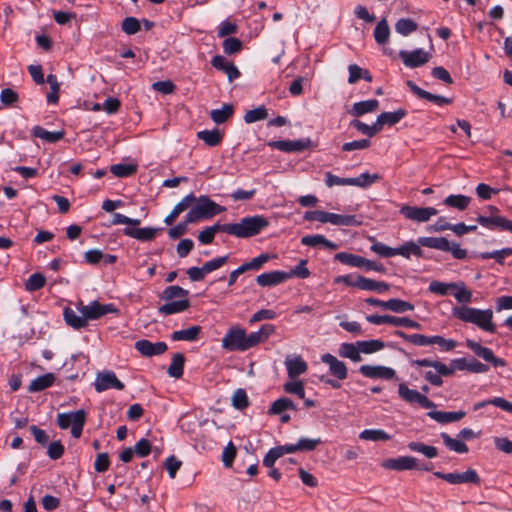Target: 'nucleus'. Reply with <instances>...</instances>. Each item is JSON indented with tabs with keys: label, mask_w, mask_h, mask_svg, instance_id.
Wrapping results in <instances>:
<instances>
[{
	"label": "nucleus",
	"mask_w": 512,
	"mask_h": 512,
	"mask_svg": "<svg viewBox=\"0 0 512 512\" xmlns=\"http://www.w3.org/2000/svg\"><path fill=\"white\" fill-rule=\"evenodd\" d=\"M452 315L460 321L476 325L485 332H496V326L493 323V311L491 309L482 310L461 305L452 308Z\"/></svg>",
	"instance_id": "nucleus-1"
},
{
	"label": "nucleus",
	"mask_w": 512,
	"mask_h": 512,
	"mask_svg": "<svg viewBox=\"0 0 512 512\" xmlns=\"http://www.w3.org/2000/svg\"><path fill=\"white\" fill-rule=\"evenodd\" d=\"M188 295L189 291L180 286L166 287L160 296L166 303L158 308L159 314L167 316L187 310L190 307Z\"/></svg>",
	"instance_id": "nucleus-2"
},
{
	"label": "nucleus",
	"mask_w": 512,
	"mask_h": 512,
	"mask_svg": "<svg viewBox=\"0 0 512 512\" xmlns=\"http://www.w3.org/2000/svg\"><path fill=\"white\" fill-rule=\"evenodd\" d=\"M269 226V221L262 215L244 217L238 223L224 224V233L238 238H249L259 234Z\"/></svg>",
	"instance_id": "nucleus-3"
},
{
	"label": "nucleus",
	"mask_w": 512,
	"mask_h": 512,
	"mask_svg": "<svg viewBox=\"0 0 512 512\" xmlns=\"http://www.w3.org/2000/svg\"><path fill=\"white\" fill-rule=\"evenodd\" d=\"M226 211L224 206L217 204L206 195L196 198L194 206L187 213V222H198L210 219Z\"/></svg>",
	"instance_id": "nucleus-4"
},
{
	"label": "nucleus",
	"mask_w": 512,
	"mask_h": 512,
	"mask_svg": "<svg viewBox=\"0 0 512 512\" xmlns=\"http://www.w3.org/2000/svg\"><path fill=\"white\" fill-rule=\"evenodd\" d=\"M86 412L83 409L59 413L57 415V425L61 429H68L71 427V434L74 438H79L86 422Z\"/></svg>",
	"instance_id": "nucleus-5"
},
{
	"label": "nucleus",
	"mask_w": 512,
	"mask_h": 512,
	"mask_svg": "<svg viewBox=\"0 0 512 512\" xmlns=\"http://www.w3.org/2000/svg\"><path fill=\"white\" fill-rule=\"evenodd\" d=\"M434 476L447 481L450 484H475L480 485L481 479L475 469L469 468L464 472L443 473L434 472Z\"/></svg>",
	"instance_id": "nucleus-6"
},
{
	"label": "nucleus",
	"mask_w": 512,
	"mask_h": 512,
	"mask_svg": "<svg viewBox=\"0 0 512 512\" xmlns=\"http://www.w3.org/2000/svg\"><path fill=\"white\" fill-rule=\"evenodd\" d=\"M82 315L86 317L87 322L89 320H97L107 314H118V308L112 304H101L99 301H92L87 305H82L79 308Z\"/></svg>",
	"instance_id": "nucleus-7"
},
{
	"label": "nucleus",
	"mask_w": 512,
	"mask_h": 512,
	"mask_svg": "<svg viewBox=\"0 0 512 512\" xmlns=\"http://www.w3.org/2000/svg\"><path fill=\"white\" fill-rule=\"evenodd\" d=\"M93 385L95 390L99 393L108 389L123 390L125 388L124 383L121 382L111 370L98 372Z\"/></svg>",
	"instance_id": "nucleus-8"
},
{
	"label": "nucleus",
	"mask_w": 512,
	"mask_h": 512,
	"mask_svg": "<svg viewBox=\"0 0 512 512\" xmlns=\"http://www.w3.org/2000/svg\"><path fill=\"white\" fill-rule=\"evenodd\" d=\"M245 330L240 327H232L222 339V347L229 351H246Z\"/></svg>",
	"instance_id": "nucleus-9"
},
{
	"label": "nucleus",
	"mask_w": 512,
	"mask_h": 512,
	"mask_svg": "<svg viewBox=\"0 0 512 512\" xmlns=\"http://www.w3.org/2000/svg\"><path fill=\"white\" fill-rule=\"evenodd\" d=\"M399 212L405 218L419 223L429 221L431 217L438 213L437 209L434 207H416L409 205H403Z\"/></svg>",
	"instance_id": "nucleus-10"
},
{
	"label": "nucleus",
	"mask_w": 512,
	"mask_h": 512,
	"mask_svg": "<svg viewBox=\"0 0 512 512\" xmlns=\"http://www.w3.org/2000/svg\"><path fill=\"white\" fill-rule=\"evenodd\" d=\"M399 397L408 403H417L425 409L434 408L435 404L433 401L428 399L424 394H421L417 390L410 389L405 383L398 385Z\"/></svg>",
	"instance_id": "nucleus-11"
},
{
	"label": "nucleus",
	"mask_w": 512,
	"mask_h": 512,
	"mask_svg": "<svg viewBox=\"0 0 512 512\" xmlns=\"http://www.w3.org/2000/svg\"><path fill=\"white\" fill-rule=\"evenodd\" d=\"M466 346L471 349L478 357L482 358L486 362L491 363L494 367H504L506 365L504 359L496 357L490 348L482 346L479 342L467 339Z\"/></svg>",
	"instance_id": "nucleus-12"
},
{
	"label": "nucleus",
	"mask_w": 512,
	"mask_h": 512,
	"mask_svg": "<svg viewBox=\"0 0 512 512\" xmlns=\"http://www.w3.org/2000/svg\"><path fill=\"white\" fill-rule=\"evenodd\" d=\"M381 466L388 470L406 471L419 468L418 461L412 456H400L398 458H388L381 463Z\"/></svg>",
	"instance_id": "nucleus-13"
},
{
	"label": "nucleus",
	"mask_w": 512,
	"mask_h": 512,
	"mask_svg": "<svg viewBox=\"0 0 512 512\" xmlns=\"http://www.w3.org/2000/svg\"><path fill=\"white\" fill-rule=\"evenodd\" d=\"M399 56L403 64L409 68H416L426 64L430 59V54L423 49H415L413 51L401 50Z\"/></svg>",
	"instance_id": "nucleus-14"
},
{
	"label": "nucleus",
	"mask_w": 512,
	"mask_h": 512,
	"mask_svg": "<svg viewBox=\"0 0 512 512\" xmlns=\"http://www.w3.org/2000/svg\"><path fill=\"white\" fill-rule=\"evenodd\" d=\"M477 222L490 230L500 229L503 231H511L512 232V221L508 220L505 217L500 216L499 214H492L489 216L479 215L476 218Z\"/></svg>",
	"instance_id": "nucleus-15"
},
{
	"label": "nucleus",
	"mask_w": 512,
	"mask_h": 512,
	"mask_svg": "<svg viewBox=\"0 0 512 512\" xmlns=\"http://www.w3.org/2000/svg\"><path fill=\"white\" fill-rule=\"evenodd\" d=\"M322 363L328 365L329 373L338 380H345L348 376V369L346 364L339 360L336 356L325 353L321 355Z\"/></svg>",
	"instance_id": "nucleus-16"
},
{
	"label": "nucleus",
	"mask_w": 512,
	"mask_h": 512,
	"mask_svg": "<svg viewBox=\"0 0 512 512\" xmlns=\"http://www.w3.org/2000/svg\"><path fill=\"white\" fill-rule=\"evenodd\" d=\"M359 372L371 379H386L390 380L395 377V370L390 367L381 366V365H361L359 367Z\"/></svg>",
	"instance_id": "nucleus-17"
},
{
	"label": "nucleus",
	"mask_w": 512,
	"mask_h": 512,
	"mask_svg": "<svg viewBox=\"0 0 512 512\" xmlns=\"http://www.w3.org/2000/svg\"><path fill=\"white\" fill-rule=\"evenodd\" d=\"M135 349L145 357L157 356L165 353L168 346L165 342H151L146 339L135 342Z\"/></svg>",
	"instance_id": "nucleus-18"
},
{
	"label": "nucleus",
	"mask_w": 512,
	"mask_h": 512,
	"mask_svg": "<svg viewBox=\"0 0 512 512\" xmlns=\"http://www.w3.org/2000/svg\"><path fill=\"white\" fill-rule=\"evenodd\" d=\"M311 145L310 139H299V140H279L269 143V146L278 149L282 152L293 153L302 152L309 148Z\"/></svg>",
	"instance_id": "nucleus-19"
},
{
	"label": "nucleus",
	"mask_w": 512,
	"mask_h": 512,
	"mask_svg": "<svg viewBox=\"0 0 512 512\" xmlns=\"http://www.w3.org/2000/svg\"><path fill=\"white\" fill-rule=\"evenodd\" d=\"M276 331V328L272 324H264L258 331L250 334L245 333V346L246 350L255 347L259 343L265 342L271 335Z\"/></svg>",
	"instance_id": "nucleus-20"
},
{
	"label": "nucleus",
	"mask_w": 512,
	"mask_h": 512,
	"mask_svg": "<svg viewBox=\"0 0 512 512\" xmlns=\"http://www.w3.org/2000/svg\"><path fill=\"white\" fill-rule=\"evenodd\" d=\"M284 364L290 379H296L298 376L306 373L308 370L306 361L299 355L287 356Z\"/></svg>",
	"instance_id": "nucleus-21"
},
{
	"label": "nucleus",
	"mask_w": 512,
	"mask_h": 512,
	"mask_svg": "<svg viewBox=\"0 0 512 512\" xmlns=\"http://www.w3.org/2000/svg\"><path fill=\"white\" fill-rule=\"evenodd\" d=\"M407 86L419 98H422V99H425L427 101L433 102V103H435L438 106L447 105V104H450L452 102V99L444 97V96H441V95L432 94V93H430V92L420 88L419 86H417L412 81H408L407 82Z\"/></svg>",
	"instance_id": "nucleus-22"
},
{
	"label": "nucleus",
	"mask_w": 512,
	"mask_h": 512,
	"mask_svg": "<svg viewBox=\"0 0 512 512\" xmlns=\"http://www.w3.org/2000/svg\"><path fill=\"white\" fill-rule=\"evenodd\" d=\"M287 279H289V275H286V272L275 270L258 275L256 282L259 286L271 287L281 284Z\"/></svg>",
	"instance_id": "nucleus-23"
},
{
	"label": "nucleus",
	"mask_w": 512,
	"mask_h": 512,
	"mask_svg": "<svg viewBox=\"0 0 512 512\" xmlns=\"http://www.w3.org/2000/svg\"><path fill=\"white\" fill-rule=\"evenodd\" d=\"M407 115V111L403 108H399L393 112H383L378 115L376 121L382 130L384 125L393 126L399 123L405 116Z\"/></svg>",
	"instance_id": "nucleus-24"
},
{
	"label": "nucleus",
	"mask_w": 512,
	"mask_h": 512,
	"mask_svg": "<svg viewBox=\"0 0 512 512\" xmlns=\"http://www.w3.org/2000/svg\"><path fill=\"white\" fill-rule=\"evenodd\" d=\"M427 415L431 419L444 424L459 421L466 415V413L464 411H430Z\"/></svg>",
	"instance_id": "nucleus-25"
},
{
	"label": "nucleus",
	"mask_w": 512,
	"mask_h": 512,
	"mask_svg": "<svg viewBox=\"0 0 512 512\" xmlns=\"http://www.w3.org/2000/svg\"><path fill=\"white\" fill-rule=\"evenodd\" d=\"M202 328L198 325L191 326L187 329L174 331L171 334V339L173 341H187L193 342L198 340L201 334Z\"/></svg>",
	"instance_id": "nucleus-26"
},
{
	"label": "nucleus",
	"mask_w": 512,
	"mask_h": 512,
	"mask_svg": "<svg viewBox=\"0 0 512 512\" xmlns=\"http://www.w3.org/2000/svg\"><path fill=\"white\" fill-rule=\"evenodd\" d=\"M378 107L379 101L377 99L360 101L353 104L352 109L350 110V114L355 117H360L364 114L376 111Z\"/></svg>",
	"instance_id": "nucleus-27"
},
{
	"label": "nucleus",
	"mask_w": 512,
	"mask_h": 512,
	"mask_svg": "<svg viewBox=\"0 0 512 512\" xmlns=\"http://www.w3.org/2000/svg\"><path fill=\"white\" fill-rule=\"evenodd\" d=\"M301 243L302 245L309 247H317L322 245L331 250H335L338 247L337 244L331 242L320 234L306 235L301 238Z\"/></svg>",
	"instance_id": "nucleus-28"
},
{
	"label": "nucleus",
	"mask_w": 512,
	"mask_h": 512,
	"mask_svg": "<svg viewBox=\"0 0 512 512\" xmlns=\"http://www.w3.org/2000/svg\"><path fill=\"white\" fill-rule=\"evenodd\" d=\"M64 320L67 325L74 329H82L88 325L84 315H78L73 309L65 308L63 312Z\"/></svg>",
	"instance_id": "nucleus-29"
},
{
	"label": "nucleus",
	"mask_w": 512,
	"mask_h": 512,
	"mask_svg": "<svg viewBox=\"0 0 512 512\" xmlns=\"http://www.w3.org/2000/svg\"><path fill=\"white\" fill-rule=\"evenodd\" d=\"M55 376L52 373H46L33 379L28 387L31 393L39 392L51 387L54 384Z\"/></svg>",
	"instance_id": "nucleus-30"
},
{
	"label": "nucleus",
	"mask_w": 512,
	"mask_h": 512,
	"mask_svg": "<svg viewBox=\"0 0 512 512\" xmlns=\"http://www.w3.org/2000/svg\"><path fill=\"white\" fill-rule=\"evenodd\" d=\"M327 223L336 226H358L361 224V221L355 215H340L327 212Z\"/></svg>",
	"instance_id": "nucleus-31"
},
{
	"label": "nucleus",
	"mask_w": 512,
	"mask_h": 512,
	"mask_svg": "<svg viewBox=\"0 0 512 512\" xmlns=\"http://www.w3.org/2000/svg\"><path fill=\"white\" fill-rule=\"evenodd\" d=\"M32 135L36 138H40L48 143H55L64 137L63 131H48L41 126H34L32 128Z\"/></svg>",
	"instance_id": "nucleus-32"
},
{
	"label": "nucleus",
	"mask_w": 512,
	"mask_h": 512,
	"mask_svg": "<svg viewBox=\"0 0 512 512\" xmlns=\"http://www.w3.org/2000/svg\"><path fill=\"white\" fill-rule=\"evenodd\" d=\"M197 138L202 140L207 146L215 147L220 144L223 134L219 129L202 130L197 132Z\"/></svg>",
	"instance_id": "nucleus-33"
},
{
	"label": "nucleus",
	"mask_w": 512,
	"mask_h": 512,
	"mask_svg": "<svg viewBox=\"0 0 512 512\" xmlns=\"http://www.w3.org/2000/svg\"><path fill=\"white\" fill-rule=\"evenodd\" d=\"M418 243L424 247L448 251L449 241L445 237H420Z\"/></svg>",
	"instance_id": "nucleus-34"
},
{
	"label": "nucleus",
	"mask_w": 512,
	"mask_h": 512,
	"mask_svg": "<svg viewBox=\"0 0 512 512\" xmlns=\"http://www.w3.org/2000/svg\"><path fill=\"white\" fill-rule=\"evenodd\" d=\"M338 353L343 358H348L353 362L361 361L360 347L358 342L354 343H342L339 346Z\"/></svg>",
	"instance_id": "nucleus-35"
},
{
	"label": "nucleus",
	"mask_w": 512,
	"mask_h": 512,
	"mask_svg": "<svg viewBox=\"0 0 512 512\" xmlns=\"http://www.w3.org/2000/svg\"><path fill=\"white\" fill-rule=\"evenodd\" d=\"M441 438L443 440L444 445L451 451H454L459 454H464L469 451L466 443L460 438H452L447 433H441Z\"/></svg>",
	"instance_id": "nucleus-36"
},
{
	"label": "nucleus",
	"mask_w": 512,
	"mask_h": 512,
	"mask_svg": "<svg viewBox=\"0 0 512 512\" xmlns=\"http://www.w3.org/2000/svg\"><path fill=\"white\" fill-rule=\"evenodd\" d=\"M411 364L413 366L418 367H432L434 368L439 374H443V376H451V371L447 369V365L441 361H434L428 358L424 359H416L411 361Z\"/></svg>",
	"instance_id": "nucleus-37"
},
{
	"label": "nucleus",
	"mask_w": 512,
	"mask_h": 512,
	"mask_svg": "<svg viewBox=\"0 0 512 512\" xmlns=\"http://www.w3.org/2000/svg\"><path fill=\"white\" fill-rule=\"evenodd\" d=\"M470 202L471 198L462 194H451L443 201L444 205L460 211L465 210L469 206Z\"/></svg>",
	"instance_id": "nucleus-38"
},
{
	"label": "nucleus",
	"mask_w": 512,
	"mask_h": 512,
	"mask_svg": "<svg viewBox=\"0 0 512 512\" xmlns=\"http://www.w3.org/2000/svg\"><path fill=\"white\" fill-rule=\"evenodd\" d=\"M124 234L137 240L149 241L155 237L156 229L150 227L137 229L125 228Z\"/></svg>",
	"instance_id": "nucleus-39"
},
{
	"label": "nucleus",
	"mask_w": 512,
	"mask_h": 512,
	"mask_svg": "<svg viewBox=\"0 0 512 512\" xmlns=\"http://www.w3.org/2000/svg\"><path fill=\"white\" fill-rule=\"evenodd\" d=\"M184 363L185 357L182 353L174 354L167 371L168 375L176 379L181 378L184 372Z\"/></svg>",
	"instance_id": "nucleus-40"
},
{
	"label": "nucleus",
	"mask_w": 512,
	"mask_h": 512,
	"mask_svg": "<svg viewBox=\"0 0 512 512\" xmlns=\"http://www.w3.org/2000/svg\"><path fill=\"white\" fill-rule=\"evenodd\" d=\"M366 258L348 252H339L335 255V260L350 267L363 268Z\"/></svg>",
	"instance_id": "nucleus-41"
},
{
	"label": "nucleus",
	"mask_w": 512,
	"mask_h": 512,
	"mask_svg": "<svg viewBox=\"0 0 512 512\" xmlns=\"http://www.w3.org/2000/svg\"><path fill=\"white\" fill-rule=\"evenodd\" d=\"M233 112L234 107L232 104H224L219 109L211 110L210 117L216 124H222L233 115Z\"/></svg>",
	"instance_id": "nucleus-42"
},
{
	"label": "nucleus",
	"mask_w": 512,
	"mask_h": 512,
	"mask_svg": "<svg viewBox=\"0 0 512 512\" xmlns=\"http://www.w3.org/2000/svg\"><path fill=\"white\" fill-rule=\"evenodd\" d=\"M386 310L401 314L408 311H413L414 305L411 302L399 298H392L387 300Z\"/></svg>",
	"instance_id": "nucleus-43"
},
{
	"label": "nucleus",
	"mask_w": 512,
	"mask_h": 512,
	"mask_svg": "<svg viewBox=\"0 0 512 512\" xmlns=\"http://www.w3.org/2000/svg\"><path fill=\"white\" fill-rule=\"evenodd\" d=\"M407 447L409 450L417 453L423 454L426 458L433 459L438 456V450L436 447L431 445H426L422 442H410L408 443Z\"/></svg>",
	"instance_id": "nucleus-44"
},
{
	"label": "nucleus",
	"mask_w": 512,
	"mask_h": 512,
	"mask_svg": "<svg viewBox=\"0 0 512 512\" xmlns=\"http://www.w3.org/2000/svg\"><path fill=\"white\" fill-rule=\"evenodd\" d=\"M452 290H455L453 296L457 302L466 304L472 301V291L467 288L464 282H455Z\"/></svg>",
	"instance_id": "nucleus-45"
},
{
	"label": "nucleus",
	"mask_w": 512,
	"mask_h": 512,
	"mask_svg": "<svg viewBox=\"0 0 512 512\" xmlns=\"http://www.w3.org/2000/svg\"><path fill=\"white\" fill-rule=\"evenodd\" d=\"M219 231L224 232V224L216 223L212 226H208L199 233L198 240L201 244H210L212 243L215 234Z\"/></svg>",
	"instance_id": "nucleus-46"
},
{
	"label": "nucleus",
	"mask_w": 512,
	"mask_h": 512,
	"mask_svg": "<svg viewBox=\"0 0 512 512\" xmlns=\"http://www.w3.org/2000/svg\"><path fill=\"white\" fill-rule=\"evenodd\" d=\"M487 405H494L506 412H509V410H512V403L502 397H494L489 400L477 402L474 404L473 409H474V411H477Z\"/></svg>",
	"instance_id": "nucleus-47"
},
{
	"label": "nucleus",
	"mask_w": 512,
	"mask_h": 512,
	"mask_svg": "<svg viewBox=\"0 0 512 512\" xmlns=\"http://www.w3.org/2000/svg\"><path fill=\"white\" fill-rule=\"evenodd\" d=\"M359 438L368 441H388L391 436L382 429H365L359 434Z\"/></svg>",
	"instance_id": "nucleus-48"
},
{
	"label": "nucleus",
	"mask_w": 512,
	"mask_h": 512,
	"mask_svg": "<svg viewBox=\"0 0 512 512\" xmlns=\"http://www.w3.org/2000/svg\"><path fill=\"white\" fill-rule=\"evenodd\" d=\"M380 179L381 176L379 174H370L369 172H364L360 174L358 177L352 178V186L367 188L372 184L378 182Z\"/></svg>",
	"instance_id": "nucleus-49"
},
{
	"label": "nucleus",
	"mask_w": 512,
	"mask_h": 512,
	"mask_svg": "<svg viewBox=\"0 0 512 512\" xmlns=\"http://www.w3.org/2000/svg\"><path fill=\"white\" fill-rule=\"evenodd\" d=\"M390 36V28L386 21V19H381L375 29H374V38L378 44H385Z\"/></svg>",
	"instance_id": "nucleus-50"
},
{
	"label": "nucleus",
	"mask_w": 512,
	"mask_h": 512,
	"mask_svg": "<svg viewBox=\"0 0 512 512\" xmlns=\"http://www.w3.org/2000/svg\"><path fill=\"white\" fill-rule=\"evenodd\" d=\"M396 255H401L405 258H410L411 255L422 256V250L418 244L413 241L404 243L402 246L395 248Z\"/></svg>",
	"instance_id": "nucleus-51"
},
{
	"label": "nucleus",
	"mask_w": 512,
	"mask_h": 512,
	"mask_svg": "<svg viewBox=\"0 0 512 512\" xmlns=\"http://www.w3.org/2000/svg\"><path fill=\"white\" fill-rule=\"evenodd\" d=\"M289 409L296 410V406L293 401L289 398H279L272 403L269 409V413L278 415Z\"/></svg>",
	"instance_id": "nucleus-52"
},
{
	"label": "nucleus",
	"mask_w": 512,
	"mask_h": 512,
	"mask_svg": "<svg viewBox=\"0 0 512 512\" xmlns=\"http://www.w3.org/2000/svg\"><path fill=\"white\" fill-rule=\"evenodd\" d=\"M390 285L383 281H375L370 278L363 276L361 290L365 291H376L378 293H384L389 290Z\"/></svg>",
	"instance_id": "nucleus-53"
},
{
	"label": "nucleus",
	"mask_w": 512,
	"mask_h": 512,
	"mask_svg": "<svg viewBox=\"0 0 512 512\" xmlns=\"http://www.w3.org/2000/svg\"><path fill=\"white\" fill-rule=\"evenodd\" d=\"M417 28V23L409 18H401L395 24L396 32L403 36L411 34L412 32L416 31Z\"/></svg>",
	"instance_id": "nucleus-54"
},
{
	"label": "nucleus",
	"mask_w": 512,
	"mask_h": 512,
	"mask_svg": "<svg viewBox=\"0 0 512 512\" xmlns=\"http://www.w3.org/2000/svg\"><path fill=\"white\" fill-rule=\"evenodd\" d=\"M350 125L353 126L355 129H357L362 134H365L369 137H373L381 131L379 125L377 124V121H375L370 126L360 120H352L350 122Z\"/></svg>",
	"instance_id": "nucleus-55"
},
{
	"label": "nucleus",
	"mask_w": 512,
	"mask_h": 512,
	"mask_svg": "<svg viewBox=\"0 0 512 512\" xmlns=\"http://www.w3.org/2000/svg\"><path fill=\"white\" fill-rule=\"evenodd\" d=\"M358 345L360 347V353L371 354L382 350L385 347L383 341L379 339L367 340V341H358Z\"/></svg>",
	"instance_id": "nucleus-56"
},
{
	"label": "nucleus",
	"mask_w": 512,
	"mask_h": 512,
	"mask_svg": "<svg viewBox=\"0 0 512 512\" xmlns=\"http://www.w3.org/2000/svg\"><path fill=\"white\" fill-rule=\"evenodd\" d=\"M363 276L358 274L340 275L334 278V283H343L349 287H355L361 289Z\"/></svg>",
	"instance_id": "nucleus-57"
},
{
	"label": "nucleus",
	"mask_w": 512,
	"mask_h": 512,
	"mask_svg": "<svg viewBox=\"0 0 512 512\" xmlns=\"http://www.w3.org/2000/svg\"><path fill=\"white\" fill-rule=\"evenodd\" d=\"M110 170L116 177L124 178L133 175L137 171V165L119 163L112 165Z\"/></svg>",
	"instance_id": "nucleus-58"
},
{
	"label": "nucleus",
	"mask_w": 512,
	"mask_h": 512,
	"mask_svg": "<svg viewBox=\"0 0 512 512\" xmlns=\"http://www.w3.org/2000/svg\"><path fill=\"white\" fill-rule=\"evenodd\" d=\"M46 279L41 273H34L25 282V289L29 292L40 290L45 285Z\"/></svg>",
	"instance_id": "nucleus-59"
},
{
	"label": "nucleus",
	"mask_w": 512,
	"mask_h": 512,
	"mask_svg": "<svg viewBox=\"0 0 512 512\" xmlns=\"http://www.w3.org/2000/svg\"><path fill=\"white\" fill-rule=\"evenodd\" d=\"M268 117V110L264 106H259L249 110L244 115V121L248 124L264 120Z\"/></svg>",
	"instance_id": "nucleus-60"
},
{
	"label": "nucleus",
	"mask_w": 512,
	"mask_h": 512,
	"mask_svg": "<svg viewBox=\"0 0 512 512\" xmlns=\"http://www.w3.org/2000/svg\"><path fill=\"white\" fill-rule=\"evenodd\" d=\"M510 255H512V248L506 247L501 250H496L493 252H482L479 254V257L483 260L493 258L496 260V262L503 264L504 259Z\"/></svg>",
	"instance_id": "nucleus-61"
},
{
	"label": "nucleus",
	"mask_w": 512,
	"mask_h": 512,
	"mask_svg": "<svg viewBox=\"0 0 512 512\" xmlns=\"http://www.w3.org/2000/svg\"><path fill=\"white\" fill-rule=\"evenodd\" d=\"M388 324L395 327H406L413 329H419L421 327L420 323L408 317H397L393 315H389Z\"/></svg>",
	"instance_id": "nucleus-62"
},
{
	"label": "nucleus",
	"mask_w": 512,
	"mask_h": 512,
	"mask_svg": "<svg viewBox=\"0 0 512 512\" xmlns=\"http://www.w3.org/2000/svg\"><path fill=\"white\" fill-rule=\"evenodd\" d=\"M232 405L238 410H243L248 407L249 401L247 393L244 389H237L232 396Z\"/></svg>",
	"instance_id": "nucleus-63"
},
{
	"label": "nucleus",
	"mask_w": 512,
	"mask_h": 512,
	"mask_svg": "<svg viewBox=\"0 0 512 512\" xmlns=\"http://www.w3.org/2000/svg\"><path fill=\"white\" fill-rule=\"evenodd\" d=\"M270 259H272L271 255H269L267 253H263L255 258H253L251 261L244 263L243 265H244V268L246 269V271H250V270L258 271Z\"/></svg>",
	"instance_id": "nucleus-64"
}]
</instances>
